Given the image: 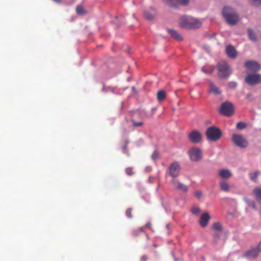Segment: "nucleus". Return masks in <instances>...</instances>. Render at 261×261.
Masks as SVG:
<instances>
[{"instance_id": "obj_1", "label": "nucleus", "mask_w": 261, "mask_h": 261, "mask_svg": "<svg viewBox=\"0 0 261 261\" xmlns=\"http://www.w3.org/2000/svg\"><path fill=\"white\" fill-rule=\"evenodd\" d=\"M179 25L187 30H193L201 27V22L195 18L189 16H182L179 19Z\"/></svg>"}, {"instance_id": "obj_2", "label": "nucleus", "mask_w": 261, "mask_h": 261, "mask_svg": "<svg viewBox=\"0 0 261 261\" xmlns=\"http://www.w3.org/2000/svg\"><path fill=\"white\" fill-rule=\"evenodd\" d=\"M222 14L227 23L230 25H233L239 21L238 15L230 7L225 6L223 9Z\"/></svg>"}, {"instance_id": "obj_3", "label": "nucleus", "mask_w": 261, "mask_h": 261, "mask_svg": "<svg viewBox=\"0 0 261 261\" xmlns=\"http://www.w3.org/2000/svg\"><path fill=\"white\" fill-rule=\"evenodd\" d=\"M217 67L218 70V76L221 78H226L231 73V70L227 63L224 61H221L217 64Z\"/></svg>"}, {"instance_id": "obj_4", "label": "nucleus", "mask_w": 261, "mask_h": 261, "mask_svg": "<svg viewBox=\"0 0 261 261\" xmlns=\"http://www.w3.org/2000/svg\"><path fill=\"white\" fill-rule=\"evenodd\" d=\"M207 139L211 141H217L222 136L221 130L215 126L208 127L206 132Z\"/></svg>"}, {"instance_id": "obj_5", "label": "nucleus", "mask_w": 261, "mask_h": 261, "mask_svg": "<svg viewBox=\"0 0 261 261\" xmlns=\"http://www.w3.org/2000/svg\"><path fill=\"white\" fill-rule=\"evenodd\" d=\"M180 170L181 167L179 163L174 162L169 166L166 173V176L169 175L172 178V179H175V178L179 175Z\"/></svg>"}, {"instance_id": "obj_6", "label": "nucleus", "mask_w": 261, "mask_h": 261, "mask_svg": "<svg viewBox=\"0 0 261 261\" xmlns=\"http://www.w3.org/2000/svg\"><path fill=\"white\" fill-rule=\"evenodd\" d=\"M231 139L235 145L241 148H245L248 146V141L241 135L234 134L232 136Z\"/></svg>"}, {"instance_id": "obj_7", "label": "nucleus", "mask_w": 261, "mask_h": 261, "mask_svg": "<svg viewBox=\"0 0 261 261\" xmlns=\"http://www.w3.org/2000/svg\"><path fill=\"white\" fill-rule=\"evenodd\" d=\"M220 111L224 115L230 116L234 113V107L231 103L225 102L221 105Z\"/></svg>"}, {"instance_id": "obj_8", "label": "nucleus", "mask_w": 261, "mask_h": 261, "mask_svg": "<svg viewBox=\"0 0 261 261\" xmlns=\"http://www.w3.org/2000/svg\"><path fill=\"white\" fill-rule=\"evenodd\" d=\"M245 81L249 85H255L261 83V75L259 74L248 73Z\"/></svg>"}, {"instance_id": "obj_9", "label": "nucleus", "mask_w": 261, "mask_h": 261, "mask_svg": "<svg viewBox=\"0 0 261 261\" xmlns=\"http://www.w3.org/2000/svg\"><path fill=\"white\" fill-rule=\"evenodd\" d=\"M190 159L192 161H199L202 158V153L201 150L198 147H193L188 151Z\"/></svg>"}, {"instance_id": "obj_10", "label": "nucleus", "mask_w": 261, "mask_h": 261, "mask_svg": "<svg viewBox=\"0 0 261 261\" xmlns=\"http://www.w3.org/2000/svg\"><path fill=\"white\" fill-rule=\"evenodd\" d=\"M131 121L135 127H140L143 124L142 121V116L141 112L139 111H136L133 112L132 115Z\"/></svg>"}, {"instance_id": "obj_11", "label": "nucleus", "mask_w": 261, "mask_h": 261, "mask_svg": "<svg viewBox=\"0 0 261 261\" xmlns=\"http://www.w3.org/2000/svg\"><path fill=\"white\" fill-rule=\"evenodd\" d=\"M245 67L249 70L254 72H257L260 69L259 65L254 61H247L245 63Z\"/></svg>"}, {"instance_id": "obj_12", "label": "nucleus", "mask_w": 261, "mask_h": 261, "mask_svg": "<svg viewBox=\"0 0 261 261\" xmlns=\"http://www.w3.org/2000/svg\"><path fill=\"white\" fill-rule=\"evenodd\" d=\"M190 141L193 143H198L202 139L201 134L197 130H193L189 134Z\"/></svg>"}, {"instance_id": "obj_13", "label": "nucleus", "mask_w": 261, "mask_h": 261, "mask_svg": "<svg viewBox=\"0 0 261 261\" xmlns=\"http://www.w3.org/2000/svg\"><path fill=\"white\" fill-rule=\"evenodd\" d=\"M258 255V251H257L256 249L252 248L245 252L243 254V257L250 259L256 258L257 257Z\"/></svg>"}, {"instance_id": "obj_14", "label": "nucleus", "mask_w": 261, "mask_h": 261, "mask_svg": "<svg viewBox=\"0 0 261 261\" xmlns=\"http://www.w3.org/2000/svg\"><path fill=\"white\" fill-rule=\"evenodd\" d=\"M226 53L228 57L235 59L238 56V53L236 48L232 45H228L226 48Z\"/></svg>"}, {"instance_id": "obj_15", "label": "nucleus", "mask_w": 261, "mask_h": 261, "mask_svg": "<svg viewBox=\"0 0 261 261\" xmlns=\"http://www.w3.org/2000/svg\"><path fill=\"white\" fill-rule=\"evenodd\" d=\"M210 219V216L208 213H204L200 217L199 220L200 225L202 227H205L207 226Z\"/></svg>"}, {"instance_id": "obj_16", "label": "nucleus", "mask_w": 261, "mask_h": 261, "mask_svg": "<svg viewBox=\"0 0 261 261\" xmlns=\"http://www.w3.org/2000/svg\"><path fill=\"white\" fill-rule=\"evenodd\" d=\"M171 182L175 186L177 190L181 191L184 192H187L188 191V187L187 186L184 185L180 181H176L175 179H172Z\"/></svg>"}, {"instance_id": "obj_17", "label": "nucleus", "mask_w": 261, "mask_h": 261, "mask_svg": "<svg viewBox=\"0 0 261 261\" xmlns=\"http://www.w3.org/2000/svg\"><path fill=\"white\" fill-rule=\"evenodd\" d=\"M156 14V11L154 9L150 8L147 10H145L144 13V16L145 18L148 20L153 19Z\"/></svg>"}, {"instance_id": "obj_18", "label": "nucleus", "mask_w": 261, "mask_h": 261, "mask_svg": "<svg viewBox=\"0 0 261 261\" xmlns=\"http://www.w3.org/2000/svg\"><path fill=\"white\" fill-rule=\"evenodd\" d=\"M210 92L213 93L215 95H218L221 93V91L219 88L216 87L215 84L212 82L210 81Z\"/></svg>"}, {"instance_id": "obj_19", "label": "nucleus", "mask_w": 261, "mask_h": 261, "mask_svg": "<svg viewBox=\"0 0 261 261\" xmlns=\"http://www.w3.org/2000/svg\"><path fill=\"white\" fill-rule=\"evenodd\" d=\"M168 33L170 34V35L175 39L178 41L182 40V38L180 36V35L178 33L177 31L173 29H168Z\"/></svg>"}, {"instance_id": "obj_20", "label": "nucleus", "mask_w": 261, "mask_h": 261, "mask_svg": "<svg viewBox=\"0 0 261 261\" xmlns=\"http://www.w3.org/2000/svg\"><path fill=\"white\" fill-rule=\"evenodd\" d=\"M219 175L223 178H229L232 176V174L228 169H223L219 171Z\"/></svg>"}, {"instance_id": "obj_21", "label": "nucleus", "mask_w": 261, "mask_h": 261, "mask_svg": "<svg viewBox=\"0 0 261 261\" xmlns=\"http://www.w3.org/2000/svg\"><path fill=\"white\" fill-rule=\"evenodd\" d=\"M144 227H142L133 230L132 231L133 235L135 237H137L140 234L142 233V234H144L146 237L147 239L148 240L149 239L148 235L147 233H144Z\"/></svg>"}, {"instance_id": "obj_22", "label": "nucleus", "mask_w": 261, "mask_h": 261, "mask_svg": "<svg viewBox=\"0 0 261 261\" xmlns=\"http://www.w3.org/2000/svg\"><path fill=\"white\" fill-rule=\"evenodd\" d=\"M157 99L159 102H162L165 100L166 97V93L165 91L163 90H159L157 94Z\"/></svg>"}, {"instance_id": "obj_23", "label": "nucleus", "mask_w": 261, "mask_h": 261, "mask_svg": "<svg viewBox=\"0 0 261 261\" xmlns=\"http://www.w3.org/2000/svg\"><path fill=\"white\" fill-rule=\"evenodd\" d=\"M220 189L224 192H228L230 186L228 182L225 181H222L220 182Z\"/></svg>"}, {"instance_id": "obj_24", "label": "nucleus", "mask_w": 261, "mask_h": 261, "mask_svg": "<svg viewBox=\"0 0 261 261\" xmlns=\"http://www.w3.org/2000/svg\"><path fill=\"white\" fill-rule=\"evenodd\" d=\"M259 174L258 171H254V172L249 173V177L251 181L256 182L257 180V176Z\"/></svg>"}, {"instance_id": "obj_25", "label": "nucleus", "mask_w": 261, "mask_h": 261, "mask_svg": "<svg viewBox=\"0 0 261 261\" xmlns=\"http://www.w3.org/2000/svg\"><path fill=\"white\" fill-rule=\"evenodd\" d=\"M247 32L249 39L253 42H256L257 38L253 31L251 29H248Z\"/></svg>"}, {"instance_id": "obj_26", "label": "nucleus", "mask_w": 261, "mask_h": 261, "mask_svg": "<svg viewBox=\"0 0 261 261\" xmlns=\"http://www.w3.org/2000/svg\"><path fill=\"white\" fill-rule=\"evenodd\" d=\"M253 192L255 195V198L257 200L261 199V189L260 188H255L253 190Z\"/></svg>"}, {"instance_id": "obj_27", "label": "nucleus", "mask_w": 261, "mask_h": 261, "mask_svg": "<svg viewBox=\"0 0 261 261\" xmlns=\"http://www.w3.org/2000/svg\"><path fill=\"white\" fill-rule=\"evenodd\" d=\"M165 3L168 6L174 8H177V5L175 3V0H164Z\"/></svg>"}, {"instance_id": "obj_28", "label": "nucleus", "mask_w": 261, "mask_h": 261, "mask_svg": "<svg viewBox=\"0 0 261 261\" xmlns=\"http://www.w3.org/2000/svg\"><path fill=\"white\" fill-rule=\"evenodd\" d=\"M177 7L179 5L182 6H187L189 4V0H175Z\"/></svg>"}, {"instance_id": "obj_29", "label": "nucleus", "mask_w": 261, "mask_h": 261, "mask_svg": "<svg viewBox=\"0 0 261 261\" xmlns=\"http://www.w3.org/2000/svg\"><path fill=\"white\" fill-rule=\"evenodd\" d=\"M237 128L240 130L243 129L247 127V125L243 122H239L236 125Z\"/></svg>"}, {"instance_id": "obj_30", "label": "nucleus", "mask_w": 261, "mask_h": 261, "mask_svg": "<svg viewBox=\"0 0 261 261\" xmlns=\"http://www.w3.org/2000/svg\"><path fill=\"white\" fill-rule=\"evenodd\" d=\"M76 11L78 14L82 15L84 13V9L81 5H77L76 8Z\"/></svg>"}, {"instance_id": "obj_31", "label": "nucleus", "mask_w": 261, "mask_h": 261, "mask_svg": "<svg viewBox=\"0 0 261 261\" xmlns=\"http://www.w3.org/2000/svg\"><path fill=\"white\" fill-rule=\"evenodd\" d=\"M251 5L254 6H259L261 5V0H250Z\"/></svg>"}, {"instance_id": "obj_32", "label": "nucleus", "mask_w": 261, "mask_h": 261, "mask_svg": "<svg viewBox=\"0 0 261 261\" xmlns=\"http://www.w3.org/2000/svg\"><path fill=\"white\" fill-rule=\"evenodd\" d=\"M125 173L129 176L133 175L135 174V172L133 170V168L128 167L125 169Z\"/></svg>"}, {"instance_id": "obj_33", "label": "nucleus", "mask_w": 261, "mask_h": 261, "mask_svg": "<svg viewBox=\"0 0 261 261\" xmlns=\"http://www.w3.org/2000/svg\"><path fill=\"white\" fill-rule=\"evenodd\" d=\"M213 228L217 230H220L222 229L221 224L218 222H216L213 224Z\"/></svg>"}, {"instance_id": "obj_34", "label": "nucleus", "mask_w": 261, "mask_h": 261, "mask_svg": "<svg viewBox=\"0 0 261 261\" xmlns=\"http://www.w3.org/2000/svg\"><path fill=\"white\" fill-rule=\"evenodd\" d=\"M132 208H129L126 211V212H125L126 216L129 218H133V216L132 215Z\"/></svg>"}, {"instance_id": "obj_35", "label": "nucleus", "mask_w": 261, "mask_h": 261, "mask_svg": "<svg viewBox=\"0 0 261 261\" xmlns=\"http://www.w3.org/2000/svg\"><path fill=\"white\" fill-rule=\"evenodd\" d=\"M191 212L194 215H197L200 212V208L197 207H194L192 208Z\"/></svg>"}, {"instance_id": "obj_36", "label": "nucleus", "mask_w": 261, "mask_h": 261, "mask_svg": "<svg viewBox=\"0 0 261 261\" xmlns=\"http://www.w3.org/2000/svg\"><path fill=\"white\" fill-rule=\"evenodd\" d=\"M128 142H126L125 145L122 147V151L123 153H126L128 152L127 148Z\"/></svg>"}, {"instance_id": "obj_37", "label": "nucleus", "mask_w": 261, "mask_h": 261, "mask_svg": "<svg viewBox=\"0 0 261 261\" xmlns=\"http://www.w3.org/2000/svg\"><path fill=\"white\" fill-rule=\"evenodd\" d=\"M202 70L205 72V73H207V74H211L212 73H213V72L214 71V68L212 69H210V70H207V69H205L204 68H202Z\"/></svg>"}, {"instance_id": "obj_38", "label": "nucleus", "mask_w": 261, "mask_h": 261, "mask_svg": "<svg viewBox=\"0 0 261 261\" xmlns=\"http://www.w3.org/2000/svg\"><path fill=\"white\" fill-rule=\"evenodd\" d=\"M237 86V84L234 82H231L229 83V86L231 88H235Z\"/></svg>"}, {"instance_id": "obj_39", "label": "nucleus", "mask_w": 261, "mask_h": 261, "mask_svg": "<svg viewBox=\"0 0 261 261\" xmlns=\"http://www.w3.org/2000/svg\"><path fill=\"white\" fill-rule=\"evenodd\" d=\"M147 259L148 257L146 255H143L141 257V261H147Z\"/></svg>"}, {"instance_id": "obj_40", "label": "nucleus", "mask_w": 261, "mask_h": 261, "mask_svg": "<svg viewBox=\"0 0 261 261\" xmlns=\"http://www.w3.org/2000/svg\"><path fill=\"white\" fill-rule=\"evenodd\" d=\"M250 206L252 207V208L254 210H256V205L254 202H251L250 203Z\"/></svg>"}, {"instance_id": "obj_41", "label": "nucleus", "mask_w": 261, "mask_h": 261, "mask_svg": "<svg viewBox=\"0 0 261 261\" xmlns=\"http://www.w3.org/2000/svg\"><path fill=\"white\" fill-rule=\"evenodd\" d=\"M256 249L257 251H258V253L261 252V242L258 244L257 249Z\"/></svg>"}, {"instance_id": "obj_42", "label": "nucleus", "mask_w": 261, "mask_h": 261, "mask_svg": "<svg viewBox=\"0 0 261 261\" xmlns=\"http://www.w3.org/2000/svg\"><path fill=\"white\" fill-rule=\"evenodd\" d=\"M145 227L151 229V223L150 222L147 223L146 224V225H145Z\"/></svg>"}, {"instance_id": "obj_43", "label": "nucleus", "mask_w": 261, "mask_h": 261, "mask_svg": "<svg viewBox=\"0 0 261 261\" xmlns=\"http://www.w3.org/2000/svg\"><path fill=\"white\" fill-rule=\"evenodd\" d=\"M201 195V193L200 192H197L196 193V196L198 198H199Z\"/></svg>"}, {"instance_id": "obj_44", "label": "nucleus", "mask_w": 261, "mask_h": 261, "mask_svg": "<svg viewBox=\"0 0 261 261\" xmlns=\"http://www.w3.org/2000/svg\"><path fill=\"white\" fill-rule=\"evenodd\" d=\"M53 1L58 3H60L61 2V0H53Z\"/></svg>"}, {"instance_id": "obj_45", "label": "nucleus", "mask_w": 261, "mask_h": 261, "mask_svg": "<svg viewBox=\"0 0 261 261\" xmlns=\"http://www.w3.org/2000/svg\"><path fill=\"white\" fill-rule=\"evenodd\" d=\"M152 157L153 159H154L155 158V153H153L152 155Z\"/></svg>"}, {"instance_id": "obj_46", "label": "nucleus", "mask_w": 261, "mask_h": 261, "mask_svg": "<svg viewBox=\"0 0 261 261\" xmlns=\"http://www.w3.org/2000/svg\"><path fill=\"white\" fill-rule=\"evenodd\" d=\"M152 110L153 111H155V110H156V109H155V108H153V109H152Z\"/></svg>"}]
</instances>
